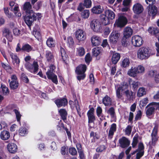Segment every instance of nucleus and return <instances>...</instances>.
<instances>
[{"mask_svg":"<svg viewBox=\"0 0 159 159\" xmlns=\"http://www.w3.org/2000/svg\"><path fill=\"white\" fill-rule=\"evenodd\" d=\"M129 85L128 84L125 82L120 84L115 85L116 92V95L118 99L122 97V95L121 92H122L125 95L126 99L127 100H133L135 98V95L132 91L128 89Z\"/></svg>","mask_w":159,"mask_h":159,"instance_id":"obj_1","label":"nucleus"},{"mask_svg":"<svg viewBox=\"0 0 159 159\" xmlns=\"http://www.w3.org/2000/svg\"><path fill=\"white\" fill-rule=\"evenodd\" d=\"M155 53L154 51L148 48L143 47L138 50L137 52V57L141 60H146Z\"/></svg>","mask_w":159,"mask_h":159,"instance_id":"obj_2","label":"nucleus"},{"mask_svg":"<svg viewBox=\"0 0 159 159\" xmlns=\"http://www.w3.org/2000/svg\"><path fill=\"white\" fill-rule=\"evenodd\" d=\"M104 15H102L101 20L105 25H108L115 17V14L111 10L107 9L105 11Z\"/></svg>","mask_w":159,"mask_h":159,"instance_id":"obj_3","label":"nucleus"},{"mask_svg":"<svg viewBox=\"0 0 159 159\" xmlns=\"http://www.w3.org/2000/svg\"><path fill=\"white\" fill-rule=\"evenodd\" d=\"M87 67L85 65L81 64L76 67L75 72L78 75L77 79L80 80H83L85 77L84 74L86 70Z\"/></svg>","mask_w":159,"mask_h":159,"instance_id":"obj_4","label":"nucleus"},{"mask_svg":"<svg viewBox=\"0 0 159 159\" xmlns=\"http://www.w3.org/2000/svg\"><path fill=\"white\" fill-rule=\"evenodd\" d=\"M55 67L53 65L50 66L49 70L46 72L48 78L51 80L52 82L56 84L58 83L57 76L53 73Z\"/></svg>","mask_w":159,"mask_h":159,"instance_id":"obj_5","label":"nucleus"},{"mask_svg":"<svg viewBox=\"0 0 159 159\" xmlns=\"http://www.w3.org/2000/svg\"><path fill=\"white\" fill-rule=\"evenodd\" d=\"M127 22L128 20L126 17L122 15L120 16L116 20L114 26L122 28L126 25Z\"/></svg>","mask_w":159,"mask_h":159,"instance_id":"obj_6","label":"nucleus"},{"mask_svg":"<svg viewBox=\"0 0 159 159\" xmlns=\"http://www.w3.org/2000/svg\"><path fill=\"white\" fill-rule=\"evenodd\" d=\"M26 68L29 71L34 74H36L38 70L39 66L37 62L34 61L31 64L29 62H27L25 65Z\"/></svg>","mask_w":159,"mask_h":159,"instance_id":"obj_7","label":"nucleus"},{"mask_svg":"<svg viewBox=\"0 0 159 159\" xmlns=\"http://www.w3.org/2000/svg\"><path fill=\"white\" fill-rule=\"evenodd\" d=\"M8 81L10 87L11 89H16L19 87V81L15 75H12L11 76V80H9Z\"/></svg>","mask_w":159,"mask_h":159,"instance_id":"obj_8","label":"nucleus"},{"mask_svg":"<svg viewBox=\"0 0 159 159\" xmlns=\"http://www.w3.org/2000/svg\"><path fill=\"white\" fill-rule=\"evenodd\" d=\"M132 43L134 47H139L143 43V40L142 37L138 35L133 36L131 39Z\"/></svg>","mask_w":159,"mask_h":159,"instance_id":"obj_9","label":"nucleus"},{"mask_svg":"<svg viewBox=\"0 0 159 159\" xmlns=\"http://www.w3.org/2000/svg\"><path fill=\"white\" fill-rule=\"evenodd\" d=\"M120 34L117 31H113L109 36V41L111 44H115L119 39Z\"/></svg>","mask_w":159,"mask_h":159,"instance_id":"obj_10","label":"nucleus"},{"mask_svg":"<svg viewBox=\"0 0 159 159\" xmlns=\"http://www.w3.org/2000/svg\"><path fill=\"white\" fill-rule=\"evenodd\" d=\"M75 37L79 42H83L86 38L85 33L81 29H78L75 32Z\"/></svg>","mask_w":159,"mask_h":159,"instance_id":"obj_11","label":"nucleus"},{"mask_svg":"<svg viewBox=\"0 0 159 159\" xmlns=\"http://www.w3.org/2000/svg\"><path fill=\"white\" fill-rule=\"evenodd\" d=\"M147 9L148 14L150 16L154 17L157 14V7L153 5H149Z\"/></svg>","mask_w":159,"mask_h":159,"instance_id":"obj_12","label":"nucleus"},{"mask_svg":"<svg viewBox=\"0 0 159 159\" xmlns=\"http://www.w3.org/2000/svg\"><path fill=\"white\" fill-rule=\"evenodd\" d=\"M24 20L25 23L28 26L30 27L33 21L36 20V18L34 15L32 16V14H30V15H27L24 17Z\"/></svg>","mask_w":159,"mask_h":159,"instance_id":"obj_13","label":"nucleus"},{"mask_svg":"<svg viewBox=\"0 0 159 159\" xmlns=\"http://www.w3.org/2000/svg\"><path fill=\"white\" fill-rule=\"evenodd\" d=\"M90 26L94 31L97 32L100 28L101 24L98 20L94 19L91 22Z\"/></svg>","mask_w":159,"mask_h":159,"instance_id":"obj_14","label":"nucleus"},{"mask_svg":"<svg viewBox=\"0 0 159 159\" xmlns=\"http://www.w3.org/2000/svg\"><path fill=\"white\" fill-rule=\"evenodd\" d=\"M10 56L12 59V62L14 66L18 67L20 61L17 55L12 52L10 53Z\"/></svg>","mask_w":159,"mask_h":159,"instance_id":"obj_15","label":"nucleus"},{"mask_svg":"<svg viewBox=\"0 0 159 159\" xmlns=\"http://www.w3.org/2000/svg\"><path fill=\"white\" fill-rule=\"evenodd\" d=\"M144 147L142 143H139L138 144V152L136 154V159H139L144 154Z\"/></svg>","mask_w":159,"mask_h":159,"instance_id":"obj_16","label":"nucleus"},{"mask_svg":"<svg viewBox=\"0 0 159 159\" xmlns=\"http://www.w3.org/2000/svg\"><path fill=\"white\" fill-rule=\"evenodd\" d=\"M120 146L124 148L128 146L130 143V141L125 137H123L119 140Z\"/></svg>","mask_w":159,"mask_h":159,"instance_id":"obj_17","label":"nucleus"},{"mask_svg":"<svg viewBox=\"0 0 159 159\" xmlns=\"http://www.w3.org/2000/svg\"><path fill=\"white\" fill-rule=\"evenodd\" d=\"M148 76L150 77H154L155 82L156 83L159 82V73L156 70H151L148 73Z\"/></svg>","mask_w":159,"mask_h":159,"instance_id":"obj_18","label":"nucleus"},{"mask_svg":"<svg viewBox=\"0 0 159 159\" xmlns=\"http://www.w3.org/2000/svg\"><path fill=\"white\" fill-rule=\"evenodd\" d=\"M133 10L135 13L139 14L143 11V8L141 4L139 3H136L133 6Z\"/></svg>","mask_w":159,"mask_h":159,"instance_id":"obj_19","label":"nucleus"},{"mask_svg":"<svg viewBox=\"0 0 159 159\" xmlns=\"http://www.w3.org/2000/svg\"><path fill=\"white\" fill-rule=\"evenodd\" d=\"M87 116L88 117V123H93L95 120L93 109L91 108L88 111L87 113Z\"/></svg>","mask_w":159,"mask_h":159,"instance_id":"obj_20","label":"nucleus"},{"mask_svg":"<svg viewBox=\"0 0 159 159\" xmlns=\"http://www.w3.org/2000/svg\"><path fill=\"white\" fill-rule=\"evenodd\" d=\"M8 151L11 153H15L17 151L18 147L17 145L13 143H9L7 146Z\"/></svg>","mask_w":159,"mask_h":159,"instance_id":"obj_21","label":"nucleus"},{"mask_svg":"<svg viewBox=\"0 0 159 159\" xmlns=\"http://www.w3.org/2000/svg\"><path fill=\"white\" fill-rule=\"evenodd\" d=\"M133 31L130 27H126L123 30V37L126 38H129L132 35Z\"/></svg>","mask_w":159,"mask_h":159,"instance_id":"obj_22","label":"nucleus"},{"mask_svg":"<svg viewBox=\"0 0 159 159\" xmlns=\"http://www.w3.org/2000/svg\"><path fill=\"white\" fill-rule=\"evenodd\" d=\"M91 42L93 46H97L101 43V39L99 37L94 35L91 37Z\"/></svg>","mask_w":159,"mask_h":159,"instance_id":"obj_23","label":"nucleus"},{"mask_svg":"<svg viewBox=\"0 0 159 159\" xmlns=\"http://www.w3.org/2000/svg\"><path fill=\"white\" fill-rule=\"evenodd\" d=\"M55 103L58 107H60L66 105L67 103V101L66 99L62 98L56 100L55 101Z\"/></svg>","mask_w":159,"mask_h":159,"instance_id":"obj_24","label":"nucleus"},{"mask_svg":"<svg viewBox=\"0 0 159 159\" xmlns=\"http://www.w3.org/2000/svg\"><path fill=\"white\" fill-rule=\"evenodd\" d=\"M24 10L27 13L32 14L33 11L32 10V6L29 2H26L24 5Z\"/></svg>","mask_w":159,"mask_h":159,"instance_id":"obj_25","label":"nucleus"},{"mask_svg":"<svg viewBox=\"0 0 159 159\" xmlns=\"http://www.w3.org/2000/svg\"><path fill=\"white\" fill-rule=\"evenodd\" d=\"M10 137V133L7 130H4L1 131L0 133V138L2 140H7L9 139Z\"/></svg>","mask_w":159,"mask_h":159,"instance_id":"obj_26","label":"nucleus"},{"mask_svg":"<svg viewBox=\"0 0 159 159\" xmlns=\"http://www.w3.org/2000/svg\"><path fill=\"white\" fill-rule=\"evenodd\" d=\"M103 11V9L100 5H96L94 6L91 9L92 12L94 14H100Z\"/></svg>","mask_w":159,"mask_h":159,"instance_id":"obj_27","label":"nucleus"},{"mask_svg":"<svg viewBox=\"0 0 159 159\" xmlns=\"http://www.w3.org/2000/svg\"><path fill=\"white\" fill-rule=\"evenodd\" d=\"M127 74L131 77H136L138 74L136 70V67H132L128 71Z\"/></svg>","mask_w":159,"mask_h":159,"instance_id":"obj_28","label":"nucleus"},{"mask_svg":"<svg viewBox=\"0 0 159 159\" xmlns=\"http://www.w3.org/2000/svg\"><path fill=\"white\" fill-rule=\"evenodd\" d=\"M103 103L106 106H109L111 105L112 100L111 98L107 95H106L102 100Z\"/></svg>","mask_w":159,"mask_h":159,"instance_id":"obj_29","label":"nucleus"},{"mask_svg":"<svg viewBox=\"0 0 159 159\" xmlns=\"http://www.w3.org/2000/svg\"><path fill=\"white\" fill-rule=\"evenodd\" d=\"M129 86L134 90H136L138 88L139 82L130 79L129 81Z\"/></svg>","mask_w":159,"mask_h":159,"instance_id":"obj_30","label":"nucleus"},{"mask_svg":"<svg viewBox=\"0 0 159 159\" xmlns=\"http://www.w3.org/2000/svg\"><path fill=\"white\" fill-rule=\"evenodd\" d=\"M116 129V126L115 124L113 123L112 124L110 129L109 134L108 137L110 138H111L114 134V132H115Z\"/></svg>","mask_w":159,"mask_h":159,"instance_id":"obj_31","label":"nucleus"},{"mask_svg":"<svg viewBox=\"0 0 159 159\" xmlns=\"http://www.w3.org/2000/svg\"><path fill=\"white\" fill-rule=\"evenodd\" d=\"M157 129L158 126L157 125H156L152 131V135L153 143H155L157 140V138L156 136Z\"/></svg>","mask_w":159,"mask_h":159,"instance_id":"obj_32","label":"nucleus"},{"mask_svg":"<svg viewBox=\"0 0 159 159\" xmlns=\"http://www.w3.org/2000/svg\"><path fill=\"white\" fill-rule=\"evenodd\" d=\"M85 54V50L82 47H80L76 49V56L80 57L83 56Z\"/></svg>","mask_w":159,"mask_h":159,"instance_id":"obj_33","label":"nucleus"},{"mask_svg":"<svg viewBox=\"0 0 159 159\" xmlns=\"http://www.w3.org/2000/svg\"><path fill=\"white\" fill-rule=\"evenodd\" d=\"M130 62L129 58L128 57L124 58L121 63V66L123 67H127L129 66Z\"/></svg>","mask_w":159,"mask_h":159,"instance_id":"obj_34","label":"nucleus"},{"mask_svg":"<svg viewBox=\"0 0 159 159\" xmlns=\"http://www.w3.org/2000/svg\"><path fill=\"white\" fill-rule=\"evenodd\" d=\"M120 55L118 53H114L112 55L111 60L112 62L114 64H116L120 58Z\"/></svg>","mask_w":159,"mask_h":159,"instance_id":"obj_35","label":"nucleus"},{"mask_svg":"<svg viewBox=\"0 0 159 159\" xmlns=\"http://www.w3.org/2000/svg\"><path fill=\"white\" fill-rule=\"evenodd\" d=\"M74 102H75V104H74L73 102L72 101H70L69 102V104L70 105L71 107H75L76 108L79 115L80 116V114H79V111H80V107L78 105V102L77 100H75Z\"/></svg>","mask_w":159,"mask_h":159,"instance_id":"obj_36","label":"nucleus"},{"mask_svg":"<svg viewBox=\"0 0 159 159\" xmlns=\"http://www.w3.org/2000/svg\"><path fill=\"white\" fill-rule=\"evenodd\" d=\"M46 44L48 47L52 48L55 46L56 42L52 38L49 37L47 40Z\"/></svg>","mask_w":159,"mask_h":159,"instance_id":"obj_37","label":"nucleus"},{"mask_svg":"<svg viewBox=\"0 0 159 159\" xmlns=\"http://www.w3.org/2000/svg\"><path fill=\"white\" fill-rule=\"evenodd\" d=\"M146 93V90L144 87H140L138 89L137 95L138 97H141L145 95Z\"/></svg>","mask_w":159,"mask_h":159,"instance_id":"obj_38","label":"nucleus"},{"mask_svg":"<svg viewBox=\"0 0 159 159\" xmlns=\"http://www.w3.org/2000/svg\"><path fill=\"white\" fill-rule=\"evenodd\" d=\"M149 106L148 107V108L146 111V115L147 117H149L151 116L154 112V107L152 106ZM146 108L147 107H146Z\"/></svg>","mask_w":159,"mask_h":159,"instance_id":"obj_39","label":"nucleus"},{"mask_svg":"<svg viewBox=\"0 0 159 159\" xmlns=\"http://www.w3.org/2000/svg\"><path fill=\"white\" fill-rule=\"evenodd\" d=\"M107 113L110 114L111 117L113 118H115L116 115L115 110L114 108L113 107L110 108L108 110L106 111Z\"/></svg>","mask_w":159,"mask_h":159,"instance_id":"obj_40","label":"nucleus"},{"mask_svg":"<svg viewBox=\"0 0 159 159\" xmlns=\"http://www.w3.org/2000/svg\"><path fill=\"white\" fill-rule=\"evenodd\" d=\"M33 49V48L28 44H24L22 46L21 50L26 51L27 52H29L31 51Z\"/></svg>","mask_w":159,"mask_h":159,"instance_id":"obj_41","label":"nucleus"},{"mask_svg":"<svg viewBox=\"0 0 159 159\" xmlns=\"http://www.w3.org/2000/svg\"><path fill=\"white\" fill-rule=\"evenodd\" d=\"M59 112L62 119L63 120H65L67 115L66 111L64 109H61L59 110Z\"/></svg>","mask_w":159,"mask_h":159,"instance_id":"obj_42","label":"nucleus"},{"mask_svg":"<svg viewBox=\"0 0 159 159\" xmlns=\"http://www.w3.org/2000/svg\"><path fill=\"white\" fill-rule=\"evenodd\" d=\"M3 33L4 35L6 37L10 40L11 39L12 36L9 30L7 28H5L3 31Z\"/></svg>","mask_w":159,"mask_h":159,"instance_id":"obj_43","label":"nucleus"},{"mask_svg":"<svg viewBox=\"0 0 159 159\" xmlns=\"http://www.w3.org/2000/svg\"><path fill=\"white\" fill-rule=\"evenodd\" d=\"M81 15L83 19H87L89 16V11L88 10H84L81 12Z\"/></svg>","mask_w":159,"mask_h":159,"instance_id":"obj_44","label":"nucleus"},{"mask_svg":"<svg viewBox=\"0 0 159 159\" xmlns=\"http://www.w3.org/2000/svg\"><path fill=\"white\" fill-rule=\"evenodd\" d=\"M19 134L21 136H24L28 133L27 129L25 128L21 127L19 129Z\"/></svg>","mask_w":159,"mask_h":159,"instance_id":"obj_45","label":"nucleus"},{"mask_svg":"<svg viewBox=\"0 0 159 159\" xmlns=\"http://www.w3.org/2000/svg\"><path fill=\"white\" fill-rule=\"evenodd\" d=\"M136 70L137 74H142L145 71V68L142 65H140L136 67Z\"/></svg>","mask_w":159,"mask_h":159,"instance_id":"obj_46","label":"nucleus"},{"mask_svg":"<svg viewBox=\"0 0 159 159\" xmlns=\"http://www.w3.org/2000/svg\"><path fill=\"white\" fill-rule=\"evenodd\" d=\"M60 54L62 59L65 61L67 57V55L65 50L62 47L60 48Z\"/></svg>","mask_w":159,"mask_h":159,"instance_id":"obj_47","label":"nucleus"},{"mask_svg":"<svg viewBox=\"0 0 159 159\" xmlns=\"http://www.w3.org/2000/svg\"><path fill=\"white\" fill-rule=\"evenodd\" d=\"M67 44L70 47H72L74 43V41L72 37H69L68 38L67 41Z\"/></svg>","mask_w":159,"mask_h":159,"instance_id":"obj_48","label":"nucleus"},{"mask_svg":"<svg viewBox=\"0 0 159 159\" xmlns=\"http://www.w3.org/2000/svg\"><path fill=\"white\" fill-rule=\"evenodd\" d=\"M101 49L99 48H94L92 50L93 55L96 57L98 56L101 53Z\"/></svg>","mask_w":159,"mask_h":159,"instance_id":"obj_49","label":"nucleus"},{"mask_svg":"<svg viewBox=\"0 0 159 159\" xmlns=\"http://www.w3.org/2000/svg\"><path fill=\"white\" fill-rule=\"evenodd\" d=\"M1 88L2 93L4 95H7L9 93V90L7 87L4 85H2Z\"/></svg>","mask_w":159,"mask_h":159,"instance_id":"obj_50","label":"nucleus"},{"mask_svg":"<svg viewBox=\"0 0 159 159\" xmlns=\"http://www.w3.org/2000/svg\"><path fill=\"white\" fill-rule=\"evenodd\" d=\"M13 11L14 12L16 16L18 17L21 16V13L19 12V9L18 5H16L14 8Z\"/></svg>","mask_w":159,"mask_h":159,"instance_id":"obj_51","label":"nucleus"},{"mask_svg":"<svg viewBox=\"0 0 159 159\" xmlns=\"http://www.w3.org/2000/svg\"><path fill=\"white\" fill-rule=\"evenodd\" d=\"M83 5L86 8H89L91 7L92 2L91 0H84Z\"/></svg>","mask_w":159,"mask_h":159,"instance_id":"obj_52","label":"nucleus"},{"mask_svg":"<svg viewBox=\"0 0 159 159\" xmlns=\"http://www.w3.org/2000/svg\"><path fill=\"white\" fill-rule=\"evenodd\" d=\"M149 106H152L153 107H154V109L156 108V110H159V102H151L146 106V107Z\"/></svg>","mask_w":159,"mask_h":159,"instance_id":"obj_53","label":"nucleus"},{"mask_svg":"<svg viewBox=\"0 0 159 159\" xmlns=\"http://www.w3.org/2000/svg\"><path fill=\"white\" fill-rule=\"evenodd\" d=\"M13 111L16 114L17 121L18 122H20L21 116V114L18 110L17 109H14Z\"/></svg>","mask_w":159,"mask_h":159,"instance_id":"obj_54","label":"nucleus"},{"mask_svg":"<svg viewBox=\"0 0 159 159\" xmlns=\"http://www.w3.org/2000/svg\"><path fill=\"white\" fill-rule=\"evenodd\" d=\"M128 39L123 37L121 41L123 46L127 47L129 45V41Z\"/></svg>","mask_w":159,"mask_h":159,"instance_id":"obj_55","label":"nucleus"},{"mask_svg":"<svg viewBox=\"0 0 159 159\" xmlns=\"http://www.w3.org/2000/svg\"><path fill=\"white\" fill-rule=\"evenodd\" d=\"M148 98H145L140 101V106L142 107L145 106L148 103Z\"/></svg>","mask_w":159,"mask_h":159,"instance_id":"obj_56","label":"nucleus"},{"mask_svg":"<svg viewBox=\"0 0 159 159\" xmlns=\"http://www.w3.org/2000/svg\"><path fill=\"white\" fill-rule=\"evenodd\" d=\"M46 57L48 61H52L53 59V56L50 52L49 51H47Z\"/></svg>","mask_w":159,"mask_h":159,"instance_id":"obj_57","label":"nucleus"},{"mask_svg":"<svg viewBox=\"0 0 159 159\" xmlns=\"http://www.w3.org/2000/svg\"><path fill=\"white\" fill-rule=\"evenodd\" d=\"M91 59L92 58L90 54L89 53H87L85 57V61L86 62L89 64L90 62L91 61Z\"/></svg>","mask_w":159,"mask_h":159,"instance_id":"obj_58","label":"nucleus"},{"mask_svg":"<svg viewBox=\"0 0 159 159\" xmlns=\"http://www.w3.org/2000/svg\"><path fill=\"white\" fill-rule=\"evenodd\" d=\"M131 130L132 127L130 125L128 126L125 129V134L128 135H129L131 133Z\"/></svg>","mask_w":159,"mask_h":159,"instance_id":"obj_59","label":"nucleus"},{"mask_svg":"<svg viewBox=\"0 0 159 159\" xmlns=\"http://www.w3.org/2000/svg\"><path fill=\"white\" fill-rule=\"evenodd\" d=\"M32 16H33L34 15L35 16L36 18V19H38V20H40L42 17V15L40 13H34L33 11V13H32Z\"/></svg>","mask_w":159,"mask_h":159,"instance_id":"obj_60","label":"nucleus"},{"mask_svg":"<svg viewBox=\"0 0 159 159\" xmlns=\"http://www.w3.org/2000/svg\"><path fill=\"white\" fill-rule=\"evenodd\" d=\"M69 153L72 155H75L77 154L76 149L74 148H71L69 149Z\"/></svg>","mask_w":159,"mask_h":159,"instance_id":"obj_61","label":"nucleus"},{"mask_svg":"<svg viewBox=\"0 0 159 159\" xmlns=\"http://www.w3.org/2000/svg\"><path fill=\"white\" fill-rule=\"evenodd\" d=\"M96 111L98 116L99 117L102 115V108L100 107H98L97 108Z\"/></svg>","mask_w":159,"mask_h":159,"instance_id":"obj_62","label":"nucleus"},{"mask_svg":"<svg viewBox=\"0 0 159 159\" xmlns=\"http://www.w3.org/2000/svg\"><path fill=\"white\" fill-rule=\"evenodd\" d=\"M142 112L140 110L138 111L137 114L135 117V119L136 120H138L140 119L142 116Z\"/></svg>","mask_w":159,"mask_h":159,"instance_id":"obj_63","label":"nucleus"},{"mask_svg":"<svg viewBox=\"0 0 159 159\" xmlns=\"http://www.w3.org/2000/svg\"><path fill=\"white\" fill-rule=\"evenodd\" d=\"M111 31L108 28H106L104 30V36L106 37L109 34Z\"/></svg>","mask_w":159,"mask_h":159,"instance_id":"obj_64","label":"nucleus"}]
</instances>
